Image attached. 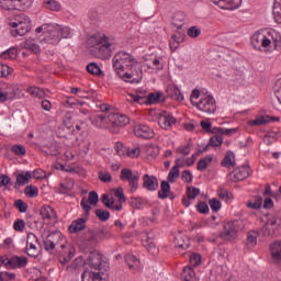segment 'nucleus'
Listing matches in <instances>:
<instances>
[{"label":"nucleus","mask_w":281,"mask_h":281,"mask_svg":"<svg viewBox=\"0 0 281 281\" xmlns=\"http://www.w3.org/2000/svg\"><path fill=\"white\" fill-rule=\"evenodd\" d=\"M112 67L124 82H131L132 85L142 82L144 74L138 66L137 59L131 53L124 50L116 53L112 58Z\"/></svg>","instance_id":"1"},{"label":"nucleus","mask_w":281,"mask_h":281,"mask_svg":"<svg viewBox=\"0 0 281 281\" xmlns=\"http://www.w3.org/2000/svg\"><path fill=\"white\" fill-rule=\"evenodd\" d=\"M88 47L91 56L100 60H109L115 52V43L113 38L104 33H97L88 38Z\"/></svg>","instance_id":"2"},{"label":"nucleus","mask_w":281,"mask_h":281,"mask_svg":"<svg viewBox=\"0 0 281 281\" xmlns=\"http://www.w3.org/2000/svg\"><path fill=\"white\" fill-rule=\"evenodd\" d=\"M88 265L90 270H86L81 274L82 281H106V271L109 263L104 261V257L100 252L89 255Z\"/></svg>","instance_id":"3"},{"label":"nucleus","mask_w":281,"mask_h":281,"mask_svg":"<svg viewBox=\"0 0 281 281\" xmlns=\"http://www.w3.org/2000/svg\"><path fill=\"white\" fill-rule=\"evenodd\" d=\"M251 45L257 52H262V47L267 48L271 46V41L274 45V49L280 52L281 49V34L280 32L271 29L267 32L257 31L250 38Z\"/></svg>","instance_id":"4"},{"label":"nucleus","mask_w":281,"mask_h":281,"mask_svg":"<svg viewBox=\"0 0 281 281\" xmlns=\"http://www.w3.org/2000/svg\"><path fill=\"white\" fill-rule=\"evenodd\" d=\"M13 36H25L32 30V21L25 14H20L9 23Z\"/></svg>","instance_id":"5"},{"label":"nucleus","mask_w":281,"mask_h":281,"mask_svg":"<svg viewBox=\"0 0 281 281\" xmlns=\"http://www.w3.org/2000/svg\"><path fill=\"white\" fill-rule=\"evenodd\" d=\"M80 205L85 213L82 217H79L71 222L69 226L70 234H78V232H82L87 227V222L89 221L91 212V205L87 204V199L85 198L81 200Z\"/></svg>","instance_id":"6"},{"label":"nucleus","mask_w":281,"mask_h":281,"mask_svg":"<svg viewBox=\"0 0 281 281\" xmlns=\"http://www.w3.org/2000/svg\"><path fill=\"white\" fill-rule=\"evenodd\" d=\"M108 122H109V131L110 133H120V128H124L126 124H130L131 119L126 116L125 114L121 113H110L108 115Z\"/></svg>","instance_id":"7"},{"label":"nucleus","mask_w":281,"mask_h":281,"mask_svg":"<svg viewBox=\"0 0 281 281\" xmlns=\"http://www.w3.org/2000/svg\"><path fill=\"white\" fill-rule=\"evenodd\" d=\"M34 0H0V8L7 12H14V10H29L32 8Z\"/></svg>","instance_id":"8"},{"label":"nucleus","mask_w":281,"mask_h":281,"mask_svg":"<svg viewBox=\"0 0 281 281\" xmlns=\"http://www.w3.org/2000/svg\"><path fill=\"white\" fill-rule=\"evenodd\" d=\"M240 225V221L234 220L224 224V232L220 234V238L222 240H226L227 243H234L236 238H238V227Z\"/></svg>","instance_id":"9"},{"label":"nucleus","mask_w":281,"mask_h":281,"mask_svg":"<svg viewBox=\"0 0 281 281\" xmlns=\"http://www.w3.org/2000/svg\"><path fill=\"white\" fill-rule=\"evenodd\" d=\"M121 181H127L130 192H137L139 188V172L133 171L130 168H123L120 176Z\"/></svg>","instance_id":"10"},{"label":"nucleus","mask_w":281,"mask_h":281,"mask_svg":"<svg viewBox=\"0 0 281 281\" xmlns=\"http://www.w3.org/2000/svg\"><path fill=\"white\" fill-rule=\"evenodd\" d=\"M57 251L60 265H68V262H71L74 256H76V248L74 247V245L67 243V239L65 237L61 245H59V249Z\"/></svg>","instance_id":"11"},{"label":"nucleus","mask_w":281,"mask_h":281,"mask_svg":"<svg viewBox=\"0 0 281 281\" xmlns=\"http://www.w3.org/2000/svg\"><path fill=\"white\" fill-rule=\"evenodd\" d=\"M43 243L45 251L54 254L56 247H60V245L65 243V236H63V233L60 232L50 233L45 237Z\"/></svg>","instance_id":"12"},{"label":"nucleus","mask_w":281,"mask_h":281,"mask_svg":"<svg viewBox=\"0 0 281 281\" xmlns=\"http://www.w3.org/2000/svg\"><path fill=\"white\" fill-rule=\"evenodd\" d=\"M195 108L198 111H202V113H216V99L212 94H203L198 103H195Z\"/></svg>","instance_id":"13"},{"label":"nucleus","mask_w":281,"mask_h":281,"mask_svg":"<svg viewBox=\"0 0 281 281\" xmlns=\"http://www.w3.org/2000/svg\"><path fill=\"white\" fill-rule=\"evenodd\" d=\"M212 133L215 136L210 138L209 146L216 148L223 144V136L221 135H232V133H236V128L213 127Z\"/></svg>","instance_id":"14"},{"label":"nucleus","mask_w":281,"mask_h":281,"mask_svg":"<svg viewBox=\"0 0 281 281\" xmlns=\"http://www.w3.org/2000/svg\"><path fill=\"white\" fill-rule=\"evenodd\" d=\"M43 41L49 45H58L60 43V31L58 27L54 24H48Z\"/></svg>","instance_id":"15"},{"label":"nucleus","mask_w":281,"mask_h":281,"mask_svg":"<svg viewBox=\"0 0 281 281\" xmlns=\"http://www.w3.org/2000/svg\"><path fill=\"white\" fill-rule=\"evenodd\" d=\"M247 177H249V165H243L228 175V180L233 183H238V181H245Z\"/></svg>","instance_id":"16"},{"label":"nucleus","mask_w":281,"mask_h":281,"mask_svg":"<svg viewBox=\"0 0 281 281\" xmlns=\"http://www.w3.org/2000/svg\"><path fill=\"white\" fill-rule=\"evenodd\" d=\"M270 260L276 267H281V239L270 244Z\"/></svg>","instance_id":"17"},{"label":"nucleus","mask_w":281,"mask_h":281,"mask_svg":"<svg viewBox=\"0 0 281 281\" xmlns=\"http://www.w3.org/2000/svg\"><path fill=\"white\" fill-rule=\"evenodd\" d=\"M38 244V237L34 233L27 235L26 240V254L31 258H38V248L36 247Z\"/></svg>","instance_id":"18"},{"label":"nucleus","mask_w":281,"mask_h":281,"mask_svg":"<svg viewBox=\"0 0 281 281\" xmlns=\"http://www.w3.org/2000/svg\"><path fill=\"white\" fill-rule=\"evenodd\" d=\"M158 124L160 128H164L165 131H170V128H172V125L177 124V119H175L172 114H168V112L164 111L158 117Z\"/></svg>","instance_id":"19"},{"label":"nucleus","mask_w":281,"mask_h":281,"mask_svg":"<svg viewBox=\"0 0 281 281\" xmlns=\"http://www.w3.org/2000/svg\"><path fill=\"white\" fill-rule=\"evenodd\" d=\"M134 135L142 139H153L155 137V132L148 125L139 124L134 126Z\"/></svg>","instance_id":"20"},{"label":"nucleus","mask_w":281,"mask_h":281,"mask_svg":"<svg viewBox=\"0 0 281 281\" xmlns=\"http://www.w3.org/2000/svg\"><path fill=\"white\" fill-rule=\"evenodd\" d=\"M212 3L221 8L222 10H238L243 0H211Z\"/></svg>","instance_id":"21"},{"label":"nucleus","mask_w":281,"mask_h":281,"mask_svg":"<svg viewBox=\"0 0 281 281\" xmlns=\"http://www.w3.org/2000/svg\"><path fill=\"white\" fill-rule=\"evenodd\" d=\"M143 188L148 192H155L159 189V180L157 177L146 173L143 176Z\"/></svg>","instance_id":"22"},{"label":"nucleus","mask_w":281,"mask_h":281,"mask_svg":"<svg viewBox=\"0 0 281 281\" xmlns=\"http://www.w3.org/2000/svg\"><path fill=\"white\" fill-rule=\"evenodd\" d=\"M90 122L95 128H108L109 130V116L105 114H94L90 116Z\"/></svg>","instance_id":"23"},{"label":"nucleus","mask_w":281,"mask_h":281,"mask_svg":"<svg viewBox=\"0 0 281 281\" xmlns=\"http://www.w3.org/2000/svg\"><path fill=\"white\" fill-rule=\"evenodd\" d=\"M166 93L168 98H170L171 100H176V102H183L184 100L183 93H181V90L179 89V87L172 83H169L167 86Z\"/></svg>","instance_id":"24"},{"label":"nucleus","mask_w":281,"mask_h":281,"mask_svg":"<svg viewBox=\"0 0 281 281\" xmlns=\"http://www.w3.org/2000/svg\"><path fill=\"white\" fill-rule=\"evenodd\" d=\"M277 231H278V221L276 218L268 220L261 229L263 236H274Z\"/></svg>","instance_id":"25"},{"label":"nucleus","mask_w":281,"mask_h":281,"mask_svg":"<svg viewBox=\"0 0 281 281\" xmlns=\"http://www.w3.org/2000/svg\"><path fill=\"white\" fill-rule=\"evenodd\" d=\"M8 263L10 265L9 269H23L27 267V257L13 256Z\"/></svg>","instance_id":"26"},{"label":"nucleus","mask_w":281,"mask_h":281,"mask_svg":"<svg viewBox=\"0 0 281 281\" xmlns=\"http://www.w3.org/2000/svg\"><path fill=\"white\" fill-rule=\"evenodd\" d=\"M143 245L147 249L148 254L151 256H157L159 254V248L155 245V241L148 234L145 235V239H143Z\"/></svg>","instance_id":"27"},{"label":"nucleus","mask_w":281,"mask_h":281,"mask_svg":"<svg viewBox=\"0 0 281 281\" xmlns=\"http://www.w3.org/2000/svg\"><path fill=\"white\" fill-rule=\"evenodd\" d=\"M158 196L160 199H175V193L170 191V183L168 181L162 180L160 183V190L158 191Z\"/></svg>","instance_id":"28"},{"label":"nucleus","mask_w":281,"mask_h":281,"mask_svg":"<svg viewBox=\"0 0 281 281\" xmlns=\"http://www.w3.org/2000/svg\"><path fill=\"white\" fill-rule=\"evenodd\" d=\"M22 49H27L29 52H33V54H41V46L36 44L34 38L30 37L26 41L21 43Z\"/></svg>","instance_id":"29"},{"label":"nucleus","mask_w":281,"mask_h":281,"mask_svg":"<svg viewBox=\"0 0 281 281\" xmlns=\"http://www.w3.org/2000/svg\"><path fill=\"white\" fill-rule=\"evenodd\" d=\"M260 233L257 231H249L246 238V249H254L258 245V237Z\"/></svg>","instance_id":"30"},{"label":"nucleus","mask_w":281,"mask_h":281,"mask_svg":"<svg viewBox=\"0 0 281 281\" xmlns=\"http://www.w3.org/2000/svg\"><path fill=\"white\" fill-rule=\"evenodd\" d=\"M30 179H32V171L21 172L16 176V181L14 184L15 189L21 188V186H27L30 183Z\"/></svg>","instance_id":"31"},{"label":"nucleus","mask_w":281,"mask_h":281,"mask_svg":"<svg viewBox=\"0 0 281 281\" xmlns=\"http://www.w3.org/2000/svg\"><path fill=\"white\" fill-rule=\"evenodd\" d=\"M149 65H147L148 69H154V71H162L164 69V57L154 56L149 58Z\"/></svg>","instance_id":"32"},{"label":"nucleus","mask_w":281,"mask_h":281,"mask_svg":"<svg viewBox=\"0 0 281 281\" xmlns=\"http://www.w3.org/2000/svg\"><path fill=\"white\" fill-rule=\"evenodd\" d=\"M26 93L30 94L31 98H36L37 100H44L45 90L41 87L30 86L26 88Z\"/></svg>","instance_id":"33"},{"label":"nucleus","mask_w":281,"mask_h":281,"mask_svg":"<svg viewBox=\"0 0 281 281\" xmlns=\"http://www.w3.org/2000/svg\"><path fill=\"white\" fill-rule=\"evenodd\" d=\"M40 214L44 221H52V218H56V211H54L49 205L42 206Z\"/></svg>","instance_id":"34"},{"label":"nucleus","mask_w":281,"mask_h":281,"mask_svg":"<svg viewBox=\"0 0 281 281\" xmlns=\"http://www.w3.org/2000/svg\"><path fill=\"white\" fill-rule=\"evenodd\" d=\"M125 262L128 265L130 269H135V271H139L142 262L135 255L127 254L125 256Z\"/></svg>","instance_id":"35"},{"label":"nucleus","mask_w":281,"mask_h":281,"mask_svg":"<svg viewBox=\"0 0 281 281\" xmlns=\"http://www.w3.org/2000/svg\"><path fill=\"white\" fill-rule=\"evenodd\" d=\"M43 8H45V10H50V12H60V10H63V4L57 0H44Z\"/></svg>","instance_id":"36"},{"label":"nucleus","mask_w":281,"mask_h":281,"mask_svg":"<svg viewBox=\"0 0 281 281\" xmlns=\"http://www.w3.org/2000/svg\"><path fill=\"white\" fill-rule=\"evenodd\" d=\"M235 155L233 151H227L224 159L221 161L223 168H236Z\"/></svg>","instance_id":"37"},{"label":"nucleus","mask_w":281,"mask_h":281,"mask_svg":"<svg viewBox=\"0 0 281 281\" xmlns=\"http://www.w3.org/2000/svg\"><path fill=\"white\" fill-rule=\"evenodd\" d=\"M162 97H164V93L161 92H150L145 100V104L147 105L159 104V102H161Z\"/></svg>","instance_id":"38"},{"label":"nucleus","mask_w":281,"mask_h":281,"mask_svg":"<svg viewBox=\"0 0 281 281\" xmlns=\"http://www.w3.org/2000/svg\"><path fill=\"white\" fill-rule=\"evenodd\" d=\"M214 157L212 155H209L202 159H200L196 164V170H199L200 172H203V170H207V166H210V164H212Z\"/></svg>","instance_id":"39"},{"label":"nucleus","mask_w":281,"mask_h":281,"mask_svg":"<svg viewBox=\"0 0 281 281\" xmlns=\"http://www.w3.org/2000/svg\"><path fill=\"white\" fill-rule=\"evenodd\" d=\"M281 133L280 132H269L268 134L265 135L263 142L267 146H271L273 142H278L280 139Z\"/></svg>","instance_id":"40"},{"label":"nucleus","mask_w":281,"mask_h":281,"mask_svg":"<svg viewBox=\"0 0 281 281\" xmlns=\"http://www.w3.org/2000/svg\"><path fill=\"white\" fill-rule=\"evenodd\" d=\"M74 190V180L66 179L65 182L59 184L60 194H67V192H71Z\"/></svg>","instance_id":"41"},{"label":"nucleus","mask_w":281,"mask_h":281,"mask_svg":"<svg viewBox=\"0 0 281 281\" xmlns=\"http://www.w3.org/2000/svg\"><path fill=\"white\" fill-rule=\"evenodd\" d=\"M192 140H189L186 145H180L177 149L176 153H179V155H183L184 157H188L190 153H192Z\"/></svg>","instance_id":"42"},{"label":"nucleus","mask_w":281,"mask_h":281,"mask_svg":"<svg viewBox=\"0 0 281 281\" xmlns=\"http://www.w3.org/2000/svg\"><path fill=\"white\" fill-rule=\"evenodd\" d=\"M268 124L267 115H258L255 120L248 121V126H265Z\"/></svg>","instance_id":"43"},{"label":"nucleus","mask_w":281,"mask_h":281,"mask_svg":"<svg viewBox=\"0 0 281 281\" xmlns=\"http://www.w3.org/2000/svg\"><path fill=\"white\" fill-rule=\"evenodd\" d=\"M195 272L192 267H184L181 273V279L183 281H192L194 280Z\"/></svg>","instance_id":"44"},{"label":"nucleus","mask_w":281,"mask_h":281,"mask_svg":"<svg viewBox=\"0 0 281 281\" xmlns=\"http://www.w3.org/2000/svg\"><path fill=\"white\" fill-rule=\"evenodd\" d=\"M246 206L250 210H260L262 207V196H256L254 200H249Z\"/></svg>","instance_id":"45"},{"label":"nucleus","mask_w":281,"mask_h":281,"mask_svg":"<svg viewBox=\"0 0 281 281\" xmlns=\"http://www.w3.org/2000/svg\"><path fill=\"white\" fill-rule=\"evenodd\" d=\"M87 71L92 76H102V69L97 63L93 61L87 65Z\"/></svg>","instance_id":"46"},{"label":"nucleus","mask_w":281,"mask_h":281,"mask_svg":"<svg viewBox=\"0 0 281 281\" xmlns=\"http://www.w3.org/2000/svg\"><path fill=\"white\" fill-rule=\"evenodd\" d=\"M94 214H95L97 218H99V221H101L102 223H106V221H109V218H111V213L109 211H105L102 209H97L94 211Z\"/></svg>","instance_id":"47"},{"label":"nucleus","mask_w":281,"mask_h":281,"mask_svg":"<svg viewBox=\"0 0 281 281\" xmlns=\"http://www.w3.org/2000/svg\"><path fill=\"white\" fill-rule=\"evenodd\" d=\"M181 171L177 167H172L167 176L169 183H175L179 179Z\"/></svg>","instance_id":"48"},{"label":"nucleus","mask_w":281,"mask_h":281,"mask_svg":"<svg viewBox=\"0 0 281 281\" xmlns=\"http://www.w3.org/2000/svg\"><path fill=\"white\" fill-rule=\"evenodd\" d=\"M24 194L29 199H36V196H38V188L34 186H27L24 189Z\"/></svg>","instance_id":"49"},{"label":"nucleus","mask_w":281,"mask_h":281,"mask_svg":"<svg viewBox=\"0 0 281 281\" xmlns=\"http://www.w3.org/2000/svg\"><path fill=\"white\" fill-rule=\"evenodd\" d=\"M65 102L69 106H80V108H82V106H85V104H87V102L80 101V100L76 99L75 97H67Z\"/></svg>","instance_id":"50"},{"label":"nucleus","mask_w":281,"mask_h":281,"mask_svg":"<svg viewBox=\"0 0 281 281\" xmlns=\"http://www.w3.org/2000/svg\"><path fill=\"white\" fill-rule=\"evenodd\" d=\"M59 31L60 38H71V29L69 26L56 25Z\"/></svg>","instance_id":"51"},{"label":"nucleus","mask_w":281,"mask_h":281,"mask_svg":"<svg viewBox=\"0 0 281 281\" xmlns=\"http://www.w3.org/2000/svg\"><path fill=\"white\" fill-rule=\"evenodd\" d=\"M281 8V0H276L273 4V15H274V21L279 25H281V13H279L277 10Z\"/></svg>","instance_id":"52"},{"label":"nucleus","mask_w":281,"mask_h":281,"mask_svg":"<svg viewBox=\"0 0 281 281\" xmlns=\"http://www.w3.org/2000/svg\"><path fill=\"white\" fill-rule=\"evenodd\" d=\"M1 58L5 60H14L16 58V48H9L1 54Z\"/></svg>","instance_id":"53"},{"label":"nucleus","mask_w":281,"mask_h":281,"mask_svg":"<svg viewBox=\"0 0 281 281\" xmlns=\"http://www.w3.org/2000/svg\"><path fill=\"white\" fill-rule=\"evenodd\" d=\"M200 193H201V190L199 188H195V187H188L187 188V196L191 201H194V199H196V196H199Z\"/></svg>","instance_id":"54"},{"label":"nucleus","mask_w":281,"mask_h":281,"mask_svg":"<svg viewBox=\"0 0 281 281\" xmlns=\"http://www.w3.org/2000/svg\"><path fill=\"white\" fill-rule=\"evenodd\" d=\"M187 35L190 38H199V36H201V29H199V26H191L188 29Z\"/></svg>","instance_id":"55"},{"label":"nucleus","mask_w":281,"mask_h":281,"mask_svg":"<svg viewBox=\"0 0 281 281\" xmlns=\"http://www.w3.org/2000/svg\"><path fill=\"white\" fill-rule=\"evenodd\" d=\"M87 205H98L99 195L98 192L91 191L88 195Z\"/></svg>","instance_id":"56"},{"label":"nucleus","mask_w":281,"mask_h":281,"mask_svg":"<svg viewBox=\"0 0 281 281\" xmlns=\"http://www.w3.org/2000/svg\"><path fill=\"white\" fill-rule=\"evenodd\" d=\"M199 98H201V91L199 89H193L190 95L192 106H196V104H199Z\"/></svg>","instance_id":"57"},{"label":"nucleus","mask_w":281,"mask_h":281,"mask_svg":"<svg viewBox=\"0 0 281 281\" xmlns=\"http://www.w3.org/2000/svg\"><path fill=\"white\" fill-rule=\"evenodd\" d=\"M12 74V68L5 64H0V78H8Z\"/></svg>","instance_id":"58"},{"label":"nucleus","mask_w":281,"mask_h":281,"mask_svg":"<svg viewBox=\"0 0 281 281\" xmlns=\"http://www.w3.org/2000/svg\"><path fill=\"white\" fill-rule=\"evenodd\" d=\"M99 179L103 183H111L113 181V177H111V173L108 171H99Z\"/></svg>","instance_id":"59"},{"label":"nucleus","mask_w":281,"mask_h":281,"mask_svg":"<svg viewBox=\"0 0 281 281\" xmlns=\"http://www.w3.org/2000/svg\"><path fill=\"white\" fill-rule=\"evenodd\" d=\"M16 280V273H11L8 271L0 272V281H12Z\"/></svg>","instance_id":"60"},{"label":"nucleus","mask_w":281,"mask_h":281,"mask_svg":"<svg viewBox=\"0 0 281 281\" xmlns=\"http://www.w3.org/2000/svg\"><path fill=\"white\" fill-rule=\"evenodd\" d=\"M195 207L196 212L200 214H210V206H207V203L205 202H199Z\"/></svg>","instance_id":"61"},{"label":"nucleus","mask_w":281,"mask_h":281,"mask_svg":"<svg viewBox=\"0 0 281 281\" xmlns=\"http://www.w3.org/2000/svg\"><path fill=\"white\" fill-rule=\"evenodd\" d=\"M138 155H142V149L137 146L127 149V157L135 159Z\"/></svg>","instance_id":"62"},{"label":"nucleus","mask_w":281,"mask_h":281,"mask_svg":"<svg viewBox=\"0 0 281 281\" xmlns=\"http://www.w3.org/2000/svg\"><path fill=\"white\" fill-rule=\"evenodd\" d=\"M14 207H16L21 214H25V212H27V203H25L23 200H16Z\"/></svg>","instance_id":"63"},{"label":"nucleus","mask_w":281,"mask_h":281,"mask_svg":"<svg viewBox=\"0 0 281 281\" xmlns=\"http://www.w3.org/2000/svg\"><path fill=\"white\" fill-rule=\"evenodd\" d=\"M190 265H191V267H199V265H201V255L192 254L190 256Z\"/></svg>","instance_id":"64"}]
</instances>
